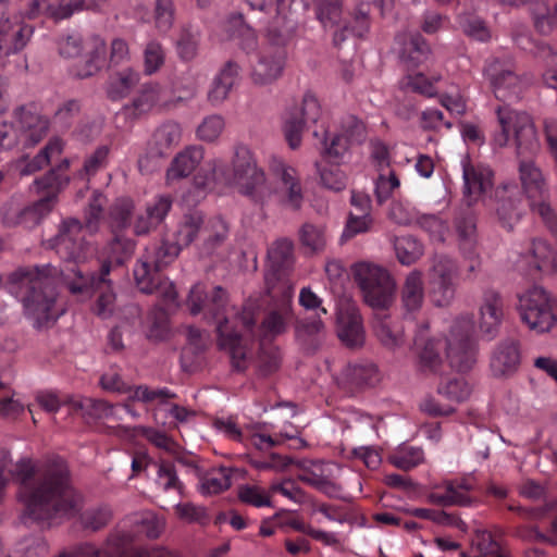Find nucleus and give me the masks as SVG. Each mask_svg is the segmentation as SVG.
<instances>
[{
	"label": "nucleus",
	"mask_w": 557,
	"mask_h": 557,
	"mask_svg": "<svg viewBox=\"0 0 557 557\" xmlns=\"http://www.w3.org/2000/svg\"><path fill=\"white\" fill-rule=\"evenodd\" d=\"M418 225L424 230L434 242H444L448 233L447 222L435 214H421L417 216Z\"/></svg>",
	"instance_id": "nucleus-60"
},
{
	"label": "nucleus",
	"mask_w": 557,
	"mask_h": 557,
	"mask_svg": "<svg viewBox=\"0 0 557 557\" xmlns=\"http://www.w3.org/2000/svg\"><path fill=\"white\" fill-rule=\"evenodd\" d=\"M335 132L342 135L350 146L361 144L367 137L363 122L354 115L344 117Z\"/></svg>",
	"instance_id": "nucleus-53"
},
{
	"label": "nucleus",
	"mask_w": 557,
	"mask_h": 557,
	"mask_svg": "<svg viewBox=\"0 0 557 557\" xmlns=\"http://www.w3.org/2000/svg\"><path fill=\"white\" fill-rule=\"evenodd\" d=\"M339 163L331 164L321 168L319 163L315 164L320 181L322 185L331 190L341 191L346 187V174L338 166Z\"/></svg>",
	"instance_id": "nucleus-62"
},
{
	"label": "nucleus",
	"mask_w": 557,
	"mask_h": 557,
	"mask_svg": "<svg viewBox=\"0 0 557 557\" xmlns=\"http://www.w3.org/2000/svg\"><path fill=\"white\" fill-rule=\"evenodd\" d=\"M394 249L397 260L403 265L416 263L424 253L423 244L409 235L395 238Z\"/></svg>",
	"instance_id": "nucleus-45"
},
{
	"label": "nucleus",
	"mask_w": 557,
	"mask_h": 557,
	"mask_svg": "<svg viewBox=\"0 0 557 557\" xmlns=\"http://www.w3.org/2000/svg\"><path fill=\"white\" fill-rule=\"evenodd\" d=\"M225 128L224 117L220 114H210L206 116L198 125L196 135L198 139L206 143L218 140Z\"/></svg>",
	"instance_id": "nucleus-56"
},
{
	"label": "nucleus",
	"mask_w": 557,
	"mask_h": 557,
	"mask_svg": "<svg viewBox=\"0 0 557 557\" xmlns=\"http://www.w3.org/2000/svg\"><path fill=\"white\" fill-rule=\"evenodd\" d=\"M232 166L220 158L206 162V177L195 178L197 186L210 189L214 184L233 185L238 193L256 205L264 206L275 199L283 207L299 210L304 202V190L297 170L278 157H271L269 169L273 183L267 177L252 151L245 145H236L231 162Z\"/></svg>",
	"instance_id": "nucleus-1"
},
{
	"label": "nucleus",
	"mask_w": 557,
	"mask_h": 557,
	"mask_svg": "<svg viewBox=\"0 0 557 557\" xmlns=\"http://www.w3.org/2000/svg\"><path fill=\"white\" fill-rule=\"evenodd\" d=\"M519 195V187L513 182L504 183L495 190L496 213L505 227L511 228L521 216Z\"/></svg>",
	"instance_id": "nucleus-32"
},
{
	"label": "nucleus",
	"mask_w": 557,
	"mask_h": 557,
	"mask_svg": "<svg viewBox=\"0 0 557 557\" xmlns=\"http://www.w3.org/2000/svg\"><path fill=\"white\" fill-rule=\"evenodd\" d=\"M63 151V143L59 138L51 139L34 159L21 168L22 175H29L45 165H47L51 158L59 156Z\"/></svg>",
	"instance_id": "nucleus-51"
},
{
	"label": "nucleus",
	"mask_w": 557,
	"mask_h": 557,
	"mask_svg": "<svg viewBox=\"0 0 557 557\" xmlns=\"http://www.w3.org/2000/svg\"><path fill=\"white\" fill-rule=\"evenodd\" d=\"M518 269L531 273L533 271L557 270V252L542 239H534L517 260Z\"/></svg>",
	"instance_id": "nucleus-25"
},
{
	"label": "nucleus",
	"mask_w": 557,
	"mask_h": 557,
	"mask_svg": "<svg viewBox=\"0 0 557 557\" xmlns=\"http://www.w3.org/2000/svg\"><path fill=\"white\" fill-rule=\"evenodd\" d=\"M410 513L417 518L430 520L437 525L455 527L462 532H466L468 530L467 523L463 520L444 510H435L430 508H414L410 510Z\"/></svg>",
	"instance_id": "nucleus-47"
},
{
	"label": "nucleus",
	"mask_w": 557,
	"mask_h": 557,
	"mask_svg": "<svg viewBox=\"0 0 557 557\" xmlns=\"http://www.w3.org/2000/svg\"><path fill=\"white\" fill-rule=\"evenodd\" d=\"M112 518V511L107 506L87 509L81 517L83 528L98 531L106 527Z\"/></svg>",
	"instance_id": "nucleus-64"
},
{
	"label": "nucleus",
	"mask_w": 557,
	"mask_h": 557,
	"mask_svg": "<svg viewBox=\"0 0 557 557\" xmlns=\"http://www.w3.org/2000/svg\"><path fill=\"white\" fill-rule=\"evenodd\" d=\"M15 115L20 137L24 145H36L47 134L49 122L36 111L35 107H21Z\"/></svg>",
	"instance_id": "nucleus-29"
},
{
	"label": "nucleus",
	"mask_w": 557,
	"mask_h": 557,
	"mask_svg": "<svg viewBox=\"0 0 557 557\" xmlns=\"http://www.w3.org/2000/svg\"><path fill=\"white\" fill-rule=\"evenodd\" d=\"M456 233L460 248L471 253L476 242V225L472 215L460 216L456 220Z\"/></svg>",
	"instance_id": "nucleus-52"
},
{
	"label": "nucleus",
	"mask_w": 557,
	"mask_h": 557,
	"mask_svg": "<svg viewBox=\"0 0 557 557\" xmlns=\"http://www.w3.org/2000/svg\"><path fill=\"white\" fill-rule=\"evenodd\" d=\"M474 490V481L470 476L455 480H445L430 486L426 495L431 504L448 507H469L475 502L471 492Z\"/></svg>",
	"instance_id": "nucleus-17"
},
{
	"label": "nucleus",
	"mask_w": 557,
	"mask_h": 557,
	"mask_svg": "<svg viewBox=\"0 0 557 557\" xmlns=\"http://www.w3.org/2000/svg\"><path fill=\"white\" fill-rule=\"evenodd\" d=\"M364 301L374 309H387L396 295V281L391 272L376 263L360 261L351 268Z\"/></svg>",
	"instance_id": "nucleus-8"
},
{
	"label": "nucleus",
	"mask_w": 557,
	"mask_h": 557,
	"mask_svg": "<svg viewBox=\"0 0 557 557\" xmlns=\"http://www.w3.org/2000/svg\"><path fill=\"white\" fill-rule=\"evenodd\" d=\"M397 41L401 46L399 58L408 67H416L429 59L430 47L420 34L399 36Z\"/></svg>",
	"instance_id": "nucleus-40"
},
{
	"label": "nucleus",
	"mask_w": 557,
	"mask_h": 557,
	"mask_svg": "<svg viewBox=\"0 0 557 557\" xmlns=\"http://www.w3.org/2000/svg\"><path fill=\"white\" fill-rule=\"evenodd\" d=\"M175 244L162 243L147 251V255L138 260L134 268V277L138 289L145 294H154L168 308L178 306V294L172 281L161 277L159 271L170 264L181 250Z\"/></svg>",
	"instance_id": "nucleus-6"
},
{
	"label": "nucleus",
	"mask_w": 557,
	"mask_h": 557,
	"mask_svg": "<svg viewBox=\"0 0 557 557\" xmlns=\"http://www.w3.org/2000/svg\"><path fill=\"white\" fill-rule=\"evenodd\" d=\"M199 34L190 27H183L176 39V52L184 61H190L197 55Z\"/></svg>",
	"instance_id": "nucleus-54"
},
{
	"label": "nucleus",
	"mask_w": 557,
	"mask_h": 557,
	"mask_svg": "<svg viewBox=\"0 0 557 557\" xmlns=\"http://www.w3.org/2000/svg\"><path fill=\"white\" fill-rule=\"evenodd\" d=\"M173 90L174 92L183 91L184 95L177 96L169 101H163L162 87L159 84H145L134 97L133 101L124 107V112L127 116L135 119L151 112L157 107H175L181 102L191 100L197 95V86L195 84H189L182 88L174 86Z\"/></svg>",
	"instance_id": "nucleus-13"
},
{
	"label": "nucleus",
	"mask_w": 557,
	"mask_h": 557,
	"mask_svg": "<svg viewBox=\"0 0 557 557\" xmlns=\"http://www.w3.org/2000/svg\"><path fill=\"white\" fill-rule=\"evenodd\" d=\"M240 67L233 61L226 62L213 77L207 92L208 101L218 107L230 96L233 87L239 79Z\"/></svg>",
	"instance_id": "nucleus-33"
},
{
	"label": "nucleus",
	"mask_w": 557,
	"mask_h": 557,
	"mask_svg": "<svg viewBox=\"0 0 557 557\" xmlns=\"http://www.w3.org/2000/svg\"><path fill=\"white\" fill-rule=\"evenodd\" d=\"M374 333L377 339L387 348L395 349L404 343L403 330L393 325L386 318H377L374 322Z\"/></svg>",
	"instance_id": "nucleus-50"
},
{
	"label": "nucleus",
	"mask_w": 557,
	"mask_h": 557,
	"mask_svg": "<svg viewBox=\"0 0 557 557\" xmlns=\"http://www.w3.org/2000/svg\"><path fill=\"white\" fill-rule=\"evenodd\" d=\"M230 227L226 221L215 216L206 221L199 251L203 256H212L225 244L228 238Z\"/></svg>",
	"instance_id": "nucleus-37"
},
{
	"label": "nucleus",
	"mask_w": 557,
	"mask_h": 557,
	"mask_svg": "<svg viewBox=\"0 0 557 557\" xmlns=\"http://www.w3.org/2000/svg\"><path fill=\"white\" fill-rule=\"evenodd\" d=\"M181 126L175 122L160 125L148 144V152L138 160L141 173H150L158 168V159L162 158L181 139Z\"/></svg>",
	"instance_id": "nucleus-20"
},
{
	"label": "nucleus",
	"mask_w": 557,
	"mask_h": 557,
	"mask_svg": "<svg viewBox=\"0 0 557 557\" xmlns=\"http://www.w3.org/2000/svg\"><path fill=\"white\" fill-rule=\"evenodd\" d=\"M339 472L341 466L336 462L315 461L305 467L298 478L329 497H339L342 486L336 483Z\"/></svg>",
	"instance_id": "nucleus-22"
},
{
	"label": "nucleus",
	"mask_w": 557,
	"mask_h": 557,
	"mask_svg": "<svg viewBox=\"0 0 557 557\" xmlns=\"http://www.w3.org/2000/svg\"><path fill=\"white\" fill-rule=\"evenodd\" d=\"M70 166V160L64 159L57 170L50 171L44 177L34 182L38 191L48 190V195L33 206L22 209L16 218L15 224L30 228L39 223L44 215L52 209L57 194L64 188L70 178L59 172Z\"/></svg>",
	"instance_id": "nucleus-12"
},
{
	"label": "nucleus",
	"mask_w": 557,
	"mask_h": 557,
	"mask_svg": "<svg viewBox=\"0 0 557 557\" xmlns=\"http://www.w3.org/2000/svg\"><path fill=\"white\" fill-rule=\"evenodd\" d=\"M458 274L456 262L447 256H435L429 270V282L434 302L442 307L455 295V280Z\"/></svg>",
	"instance_id": "nucleus-18"
},
{
	"label": "nucleus",
	"mask_w": 557,
	"mask_h": 557,
	"mask_svg": "<svg viewBox=\"0 0 557 557\" xmlns=\"http://www.w3.org/2000/svg\"><path fill=\"white\" fill-rule=\"evenodd\" d=\"M271 493L270 490L265 491L259 485L246 484L238 488V498L243 503L258 508L271 507Z\"/></svg>",
	"instance_id": "nucleus-59"
},
{
	"label": "nucleus",
	"mask_w": 557,
	"mask_h": 557,
	"mask_svg": "<svg viewBox=\"0 0 557 557\" xmlns=\"http://www.w3.org/2000/svg\"><path fill=\"white\" fill-rule=\"evenodd\" d=\"M235 469L212 467L199 475L198 491L203 496H213L227 491L233 483Z\"/></svg>",
	"instance_id": "nucleus-38"
},
{
	"label": "nucleus",
	"mask_w": 557,
	"mask_h": 557,
	"mask_svg": "<svg viewBox=\"0 0 557 557\" xmlns=\"http://www.w3.org/2000/svg\"><path fill=\"white\" fill-rule=\"evenodd\" d=\"M436 391L440 396L453 406L469 399L472 393V387L465 377H450L443 380L437 385Z\"/></svg>",
	"instance_id": "nucleus-44"
},
{
	"label": "nucleus",
	"mask_w": 557,
	"mask_h": 557,
	"mask_svg": "<svg viewBox=\"0 0 557 557\" xmlns=\"http://www.w3.org/2000/svg\"><path fill=\"white\" fill-rule=\"evenodd\" d=\"M10 283L21 297L24 312L35 327L47 326L63 313L55 306L57 290L49 264L20 268L11 273Z\"/></svg>",
	"instance_id": "nucleus-5"
},
{
	"label": "nucleus",
	"mask_w": 557,
	"mask_h": 557,
	"mask_svg": "<svg viewBox=\"0 0 557 557\" xmlns=\"http://www.w3.org/2000/svg\"><path fill=\"white\" fill-rule=\"evenodd\" d=\"M300 244L310 252H322L327 244V235L322 225L305 223L298 232Z\"/></svg>",
	"instance_id": "nucleus-46"
},
{
	"label": "nucleus",
	"mask_w": 557,
	"mask_h": 557,
	"mask_svg": "<svg viewBox=\"0 0 557 557\" xmlns=\"http://www.w3.org/2000/svg\"><path fill=\"white\" fill-rule=\"evenodd\" d=\"M269 269L264 275H273L272 285H277L278 281H289L285 274L294 264V247L293 243L286 238L275 240L268 249Z\"/></svg>",
	"instance_id": "nucleus-28"
},
{
	"label": "nucleus",
	"mask_w": 557,
	"mask_h": 557,
	"mask_svg": "<svg viewBox=\"0 0 557 557\" xmlns=\"http://www.w3.org/2000/svg\"><path fill=\"white\" fill-rule=\"evenodd\" d=\"M134 251V243L124 237L115 236L101 251L100 280L106 282L113 265H120Z\"/></svg>",
	"instance_id": "nucleus-36"
},
{
	"label": "nucleus",
	"mask_w": 557,
	"mask_h": 557,
	"mask_svg": "<svg viewBox=\"0 0 557 557\" xmlns=\"http://www.w3.org/2000/svg\"><path fill=\"white\" fill-rule=\"evenodd\" d=\"M292 3L293 0H247V4L252 10L263 12L268 16L265 30H269L271 36L278 37L293 34L295 30L296 22Z\"/></svg>",
	"instance_id": "nucleus-19"
},
{
	"label": "nucleus",
	"mask_w": 557,
	"mask_h": 557,
	"mask_svg": "<svg viewBox=\"0 0 557 557\" xmlns=\"http://www.w3.org/2000/svg\"><path fill=\"white\" fill-rule=\"evenodd\" d=\"M205 218L201 212L185 214L177 224L175 240L177 245L187 247L196 239L201 238L205 226Z\"/></svg>",
	"instance_id": "nucleus-42"
},
{
	"label": "nucleus",
	"mask_w": 557,
	"mask_h": 557,
	"mask_svg": "<svg viewBox=\"0 0 557 557\" xmlns=\"http://www.w3.org/2000/svg\"><path fill=\"white\" fill-rule=\"evenodd\" d=\"M388 459L396 468L410 470L424 461V453L421 447L403 445Z\"/></svg>",
	"instance_id": "nucleus-48"
},
{
	"label": "nucleus",
	"mask_w": 557,
	"mask_h": 557,
	"mask_svg": "<svg viewBox=\"0 0 557 557\" xmlns=\"http://www.w3.org/2000/svg\"><path fill=\"white\" fill-rule=\"evenodd\" d=\"M429 326L422 325L413 341V352L418 358L419 367L424 372L437 373L442 369L445 339L429 335Z\"/></svg>",
	"instance_id": "nucleus-23"
},
{
	"label": "nucleus",
	"mask_w": 557,
	"mask_h": 557,
	"mask_svg": "<svg viewBox=\"0 0 557 557\" xmlns=\"http://www.w3.org/2000/svg\"><path fill=\"white\" fill-rule=\"evenodd\" d=\"M499 131L495 132L491 144L494 149L513 145L519 159V177L529 200L546 197L547 185L541 169L529 158L540 149V141L531 116L509 106L496 110Z\"/></svg>",
	"instance_id": "nucleus-3"
},
{
	"label": "nucleus",
	"mask_w": 557,
	"mask_h": 557,
	"mask_svg": "<svg viewBox=\"0 0 557 557\" xmlns=\"http://www.w3.org/2000/svg\"><path fill=\"white\" fill-rule=\"evenodd\" d=\"M520 364L519 344L515 339H504L494 348L490 370L494 377L503 379L512 375Z\"/></svg>",
	"instance_id": "nucleus-27"
},
{
	"label": "nucleus",
	"mask_w": 557,
	"mask_h": 557,
	"mask_svg": "<svg viewBox=\"0 0 557 557\" xmlns=\"http://www.w3.org/2000/svg\"><path fill=\"white\" fill-rule=\"evenodd\" d=\"M186 304L193 315L201 313L205 319L216 322L220 348L230 354L236 370L246 369L250 357L248 343L256 323L252 309L245 307L240 313L235 312V308L227 305L226 292L222 287L203 283L190 288Z\"/></svg>",
	"instance_id": "nucleus-2"
},
{
	"label": "nucleus",
	"mask_w": 557,
	"mask_h": 557,
	"mask_svg": "<svg viewBox=\"0 0 557 557\" xmlns=\"http://www.w3.org/2000/svg\"><path fill=\"white\" fill-rule=\"evenodd\" d=\"M516 310L521 323L536 335L550 333L557 325L554 298L541 286L534 285L519 293Z\"/></svg>",
	"instance_id": "nucleus-7"
},
{
	"label": "nucleus",
	"mask_w": 557,
	"mask_h": 557,
	"mask_svg": "<svg viewBox=\"0 0 557 557\" xmlns=\"http://www.w3.org/2000/svg\"><path fill=\"white\" fill-rule=\"evenodd\" d=\"M484 75L495 97L502 101L518 99L524 88V83L513 72L509 60L494 59L490 61L484 69Z\"/></svg>",
	"instance_id": "nucleus-16"
},
{
	"label": "nucleus",
	"mask_w": 557,
	"mask_h": 557,
	"mask_svg": "<svg viewBox=\"0 0 557 557\" xmlns=\"http://www.w3.org/2000/svg\"><path fill=\"white\" fill-rule=\"evenodd\" d=\"M317 15L324 28L337 26L342 16V0H318Z\"/></svg>",
	"instance_id": "nucleus-57"
},
{
	"label": "nucleus",
	"mask_w": 557,
	"mask_h": 557,
	"mask_svg": "<svg viewBox=\"0 0 557 557\" xmlns=\"http://www.w3.org/2000/svg\"><path fill=\"white\" fill-rule=\"evenodd\" d=\"M463 178V194L469 205L478 201L483 194L492 188L493 172L481 163H472L469 156L460 161Z\"/></svg>",
	"instance_id": "nucleus-24"
},
{
	"label": "nucleus",
	"mask_w": 557,
	"mask_h": 557,
	"mask_svg": "<svg viewBox=\"0 0 557 557\" xmlns=\"http://www.w3.org/2000/svg\"><path fill=\"white\" fill-rule=\"evenodd\" d=\"M165 62V51L162 45L151 40L144 49V72L146 75L157 73Z\"/></svg>",
	"instance_id": "nucleus-61"
},
{
	"label": "nucleus",
	"mask_w": 557,
	"mask_h": 557,
	"mask_svg": "<svg viewBox=\"0 0 557 557\" xmlns=\"http://www.w3.org/2000/svg\"><path fill=\"white\" fill-rule=\"evenodd\" d=\"M34 35V27L17 15L0 17V66L11 55L23 51Z\"/></svg>",
	"instance_id": "nucleus-15"
},
{
	"label": "nucleus",
	"mask_w": 557,
	"mask_h": 557,
	"mask_svg": "<svg viewBox=\"0 0 557 557\" xmlns=\"http://www.w3.org/2000/svg\"><path fill=\"white\" fill-rule=\"evenodd\" d=\"M321 116V106L311 91H307L299 106L290 107L283 115V133L292 149L301 145L305 125L308 122L315 123Z\"/></svg>",
	"instance_id": "nucleus-14"
},
{
	"label": "nucleus",
	"mask_w": 557,
	"mask_h": 557,
	"mask_svg": "<svg viewBox=\"0 0 557 557\" xmlns=\"http://www.w3.org/2000/svg\"><path fill=\"white\" fill-rule=\"evenodd\" d=\"M400 298L407 312L419 310L424 301L423 273L419 270L410 271L404 280Z\"/></svg>",
	"instance_id": "nucleus-41"
},
{
	"label": "nucleus",
	"mask_w": 557,
	"mask_h": 557,
	"mask_svg": "<svg viewBox=\"0 0 557 557\" xmlns=\"http://www.w3.org/2000/svg\"><path fill=\"white\" fill-rule=\"evenodd\" d=\"M48 247L54 249L63 261L75 264L69 268L67 271L73 272L76 280L70 281V275L66 274L71 293L79 294L87 292L89 288H97L99 296L94 307L95 313L102 319L112 317L116 310V297L110 286V281L106 278V282H102L100 274L98 276L94 274L85 275L77 268V264L84 261L89 252V246L84 237V226L81 222L76 219L65 220L61 224L59 233L48 240Z\"/></svg>",
	"instance_id": "nucleus-4"
},
{
	"label": "nucleus",
	"mask_w": 557,
	"mask_h": 557,
	"mask_svg": "<svg viewBox=\"0 0 557 557\" xmlns=\"http://www.w3.org/2000/svg\"><path fill=\"white\" fill-rule=\"evenodd\" d=\"M292 35L271 36L269 30H265L267 42L260 48L251 66L250 77L255 85L268 86L282 77L287 58L285 47Z\"/></svg>",
	"instance_id": "nucleus-11"
},
{
	"label": "nucleus",
	"mask_w": 557,
	"mask_h": 557,
	"mask_svg": "<svg viewBox=\"0 0 557 557\" xmlns=\"http://www.w3.org/2000/svg\"><path fill=\"white\" fill-rule=\"evenodd\" d=\"M85 58L74 65L72 73L78 78H87L95 75L103 65L107 54V46L99 36L90 37L83 47Z\"/></svg>",
	"instance_id": "nucleus-34"
},
{
	"label": "nucleus",
	"mask_w": 557,
	"mask_h": 557,
	"mask_svg": "<svg viewBox=\"0 0 557 557\" xmlns=\"http://www.w3.org/2000/svg\"><path fill=\"white\" fill-rule=\"evenodd\" d=\"M335 382L344 388L374 385L379 381L377 368L371 362L347 363L338 370L331 369Z\"/></svg>",
	"instance_id": "nucleus-26"
},
{
	"label": "nucleus",
	"mask_w": 557,
	"mask_h": 557,
	"mask_svg": "<svg viewBox=\"0 0 557 557\" xmlns=\"http://www.w3.org/2000/svg\"><path fill=\"white\" fill-rule=\"evenodd\" d=\"M73 408L78 409L89 419H103L114 416V407L102 399L81 398L71 400Z\"/></svg>",
	"instance_id": "nucleus-49"
},
{
	"label": "nucleus",
	"mask_w": 557,
	"mask_h": 557,
	"mask_svg": "<svg viewBox=\"0 0 557 557\" xmlns=\"http://www.w3.org/2000/svg\"><path fill=\"white\" fill-rule=\"evenodd\" d=\"M84 8L83 0L52 1L30 0L25 9V15L29 18L46 16L54 21L65 20Z\"/></svg>",
	"instance_id": "nucleus-30"
},
{
	"label": "nucleus",
	"mask_w": 557,
	"mask_h": 557,
	"mask_svg": "<svg viewBox=\"0 0 557 557\" xmlns=\"http://www.w3.org/2000/svg\"><path fill=\"white\" fill-rule=\"evenodd\" d=\"M175 395L165 387L150 388L147 385L136 386L129 395V398L135 401L145 404H165L168 399L173 398Z\"/></svg>",
	"instance_id": "nucleus-58"
},
{
	"label": "nucleus",
	"mask_w": 557,
	"mask_h": 557,
	"mask_svg": "<svg viewBox=\"0 0 557 557\" xmlns=\"http://www.w3.org/2000/svg\"><path fill=\"white\" fill-rule=\"evenodd\" d=\"M272 274L267 276L265 289L272 302L269 305L259 326L262 338H274L284 334L294 320L293 298L295 287L293 282L278 281L277 285H272Z\"/></svg>",
	"instance_id": "nucleus-9"
},
{
	"label": "nucleus",
	"mask_w": 557,
	"mask_h": 557,
	"mask_svg": "<svg viewBox=\"0 0 557 557\" xmlns=\"http://www.w3.org/2000/svg\"><path fill=\"white\" fill-rule=\"evenodd\" d=\"M505 317L503 296L495 289H485L479 304L478 329L487 341L494 339Z\"/></svg>",
	"instance_id": "nucleus-21"
},
{
	"label": "nucleus",
	"mask_w": 557,
	"mask_h": 557,
	"mask_svg": "<svg viewBox=\"0 0 557 557\" xmlns=\"http://www.w3.org/2000/svg\"><path fill=\"white\" fill-rule=\"evenodd\" d=\"M203 149L200 146H190L177 153L166 170V183L187 177L203 159Z\"/></svg>",
	"instance_id": "nucleus-35"
},
{
	"label": "nucleus",
	"mask_w": 557,
	"mask_h": 557,
	"mask_svg": "<svg viewBox=\"0 0 557 557\" xmlns=\"http://www.w3.org/2000/svg\"><path fill=\"white\" fill-rule=\"evenodd\" d=\"M350 147V144L337 132L327 133L323 141V156L330 161L339 163L344 160Z\"/></svg>",
	"instance_id": "nucleus-55"
},
{
	"label": "nucleus",
	"mask_w": 557,
	"mask_h": 557,
	"mask_svg": "<svg viewBox=\"0 0 557 557\" xmlns=\"http://www.w3.org/2000/svg\"><path fill=\"white\" fill-rule=\"evenodd\" d=\"M134 535L128 532L117 531L112 533L101 547L91 543H84L76 546L75 557H116L124 545L133 541Z\"/></svg>",
	"instance_id": "nucleus-39"
},
{
	"label": "nucleus",
	"mask_w": 557,
	"mask_h": 557,
	"mask_svg": "<svg viewBox=\"0 0 557 557\" xmlns=\"http://www.w3.org/2000/svg\"><path fill=\"white\" fill-rule=\"evenodd\" d=\"M140 75L131 67L112 74L107 84V95L112 100L125 98L138 84Z\"/></svg>",
	"instance_id": "nucleus-43"
},
{
	"label": "nucleus",
	"mask_w": 557,
	"mask_h": 557,
	"mask_svg": "<svg viewBox=\"0 0 557 557\" xmlns=\"http://www.w3.org/2000/svg\"><path fill=\"white\" fill-rule=\"evenodd\" d=\"M337 335L349 347L361 346L364 331L359 311L352 305L342 306L337 312Z\"/></svg>",
	"instance_id": "nucleus-31"
},
{
	"label": "nucleus",
	"mask_w": 557,
	"mask_h": 557,
	"mask_svg": "<svg viewBox=\"0 0 557 557\" xmlns=\"http://www.w3.org/2000/svg\"><path fill=\"white\" fill-rule=\"evenodd\" d=\"M157 467V485L165 492L173 490L182 494L183 484L177 478L174 466L168 461H161Z\"/></svg>",
	"instance_id": "nucleus-63"
},
{
	"label": "nucleus",
	"mask_w": 557,
	"mask_h": 557,
	"mask_svg": "<svg viewBox=\"0 0 557 557\" xmlns=\"http://www.w3.org/2000/svg\"><path fill=\"white\" fill-rule=\"evenodd\" d=\"M473 331L472 319L461 317L451 323L445 336V356L449 367L457 372H468L476 362Z\"/></svg>",
	"instance_id": "nucleus-10"
}]
</instances>
